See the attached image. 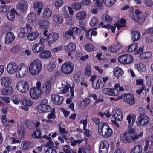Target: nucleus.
Here are the masks:
<instances>
[{
    "label": "nucleus",
    "mask_w": 153,
    "mask_h": 153,
    "mask_svg": "<svg viewBox=\"0 0 153 153\" xmlns=\"http://www.w3.org/2000/svg\"><path fill=\"white\" fill-rule=\"evenodd\" d=\"M135 115H127L126 119L129 125L128 130L123 133L120 136V140L124 143H130L137 141L138 139L142 137L143 132H140L137 134L134 128H131L135 120Z\"/></svg>",
    "instance_id": "f257e3e1"
},
{
    "label": "nucleus",
    "mask_w": 153,
    "mask_h": 153,
    "mask_svg": "<svg viewBox=\"0 0 153 153\" xmlns=\"http://www.w3.org/2000/svg\"><path fill=\"white\" fill-rule=\"evenodd\" d=\"M98 130L99 134L105 138L109 137L112 134V129L108 123L104 122L100 123L98 125Z\"/></svg>",
    "instance_id": "f03ea898"
},
{
    "label": "nucleus",
    "mask_w": 153,
    "mask_h": 153,
    "mask_svg": "<svg viewBox=\"0 0 153 153\" xmlns=\"http://www.w3.org/2000/svg\"><path fill=\"white\" fill-rule=\"evenodd\" d=\"M42 68V65L40 61L38 59L34 60L29 67L30 72L33 75H37L40 72Z\"/></svg>",
    "instance_id": "7ed1b4c3"
},
{
    "label": "nucleus",
    "mask_w": 153,
    "mask_h": 153,
    "mask_svg": "<svg viewBox=\"0 0 153 153\" xmlns=\"http://www.w3.org/2000/svg\"><path fill=\"white\" fill-rule=\"evenodd\" d=\"M41 83L38 81L36 83V86L31 88L30 91V95L31 98L33 99L37 100L41 97L42 91L40 89Z\"/></svg>",
    "instance_id": "20e7f679"
},
{
    "label": "nucleus",
    "mask_w": 153,
    "mask_h": 153,
    "mask_svg": "<svg viewBox=\"0 0 153 153\" xmlns=\"http://www.w3.org/2000/svg\"><path fill=\"white\" fill-rule=\"evenodd\" d=\"M28 71V67L24 64H20L17 67L16 74L18 77L22 78L25 76Z\"/></svg>",
    "instance_id": "39448f33"
},
{
    "label": "nucleus",
    "mask_w": 153,
    "mask_h": 153,
    "mask_svg": "<svg viewBox=\"0 0 153 153\" xmlns=\"http://www.w3.org/2000/svg\"><path fill=\"white\" fill-rule=\"evenodd\" d=\"M16 88L19 92L25 93L28 90L29 86L28 83L26 81L21 80L19 81L17 83Z\"/></svg>",
    "instance_id": "423d86ee"
},
{
    "label": "nucleus",
    "mask_w": 153,
    "mask_h": 153,
    "mask_svg": "<svg viewBox=\"0 0 153 153\" xmlns=\"http://www.w3.org/2000/svg\"><path fill=\"white\" fill-rule=\"evenodd\" d=\"M74 64L70 62L63 64L62 66L61 70L63 73L68 74L71 73L74 69Z\"/></svg>",
    "instance_id": "0eeeda50"
},
{
    "label": "nucleus",
    "mask_w": 153,
    "mask_h": 153,
    "mask_svg": "<svg viewBox=\"0 0 153 153\" xmlns=\"http://www.w3.org/2000/svg\"><path fill=\"white\" fill-rule=\"evenodd\" d=\"M135 12L136 15L135 17L133 16L134 19L137 20L139 24H142L145 20L146 14L145 13H142L138 9L136 10Z\"/></svg>",
    "instance_id": "6e6552de"
},
{
    "label": "nucleus",
    "mask_w": 153,
    "mask_h": 153,
    "mask_svg": "<svg viewBox=\"0 0 153 153\" xmlns=\"http://www.w3.org/2000/svg\"><path fill=\"white\" fill-rule=\"evenodd\" d=\"M133 59L132 56L129 54H124L120 56L119 61L123 64H129L133 61Z\"/></svg>",
    "instance_id": "1a4fd4ad"
},
{
    "label": "nucleus",
    "mask_w": 153,
    "mask_h": 153,
    "mask_svg": "<svg viewBox=\"0 0 153 153\" xmlns=\"http://www.w3.org/2000/svg\"><path fill=\"white\" fill-rule=\"evenodd\" d=\"M59 34L56 33H51L48 35L46 39L48 45L50 46L53 43L59 38Z\"/></svg>",
    "instance_id": "9d476101"
},
{
    "label": "nucleus",
    "mask_w": 153,
    "mask_h": 153,
    "mask_svg": "<svg viewBox=\"0 0 153 153\" xmlns=\"http://www.w3.org/2000/svg\"><path fill=\"white\" fill-rule=\"evenodd\" d=\"M149 118L147 115H140L137 118V125L140 126H143L148 123Z\"/></svg>",
    "instance_id": "9b49d317"
},
{
    "label": "nucleus",
    "mask_w": 153,
    "mask_h": 153,
    "mask_svg": "<svg viewBox=\"0 0 153 153\" xmlns=\"http://www.w3.org/2000/svg\"><path fill=\"white\" fill-rule=\"evenodd\" d=\"M28 7V3L27 1H22L18 3L16 5V9L21 12H26Z\"/></svg>",
    "instance_id": "f8f14e48"
},
{
    "label": "nucleus",
    "mask_w": 153,
    "mask_h": 153,
    "mask_svg": "<svg viewBox=\"0 0 153 153\" xmlns=\"http://www.w3.org/2000/svg\"><path fill=\"white\" fill-rule=\"evenodd\" d=\"M123 100L126 103L130 105L134 104L135 102V100L134 96L133 94H124Z\"/></svg>",
    "instance_id": "ddd939ff"
},
{
    "label": "nucleus",
    "mask_w": 153,
    "mask_h": 153,
    "mask_svg": "<svg viewBox=\"0 0 153 153\" xmlns=\"http://www.w3.org/2000/svg\"><path fill=\"white\" fill-rule=\"evenodd\" d=\"M53 142L47 143L45 146V153H57L56 150L53 148Z\"/></svg>",
    "instance_id": "4468645a"
},
{
    "label": "nucleus",
    "mask_w": 153,
    "mask_h": 153,
    "mask_svg": "<svg viewBox=\"0 0 153 153\" xmlns=\"http://www.w3.org/2000/svg\"><path fill=\"white\" fill-rule=\"evenodd\" d=\"M51 98L53 103L55 105H60L63 100V97L55 94L52 95Z\"/></svg>",
    "instance_id": "2eb2a0df"
},
{
    "label": "nucleus",
    "mask_w": 153,
    "mask_h": 153,
    "mask_svg": "<svg viewBox=\"0 0 153 153\" xmlns=\"http://www.w3.org/2000/svg\"><path fill=\"white\" fill-rule=\"evenodd\" d=\"M51 88V82L50 80H47L42 85V91L46 94H49Z\"/></svg>",
    "instance_id": "dca6fc26"
},
{
    "label": "nucleus",
    "mask_w": 153,
    "mask_h": 153,
    "mask_svg": "<svg viewBox=\"0 0 153 153\" xmlns=\"http://www.w3.org/2000/svg\"><path fill=\"white\" fill-rule=\"evenodd\" d=\"M109 145L106 141L102 142L100 144V153H107Z\"/></svg>",
    "instance_id": "f3484780"
},
{
    "label": "nucleus",
    "mask_w": 153,
    "mask_h": 153,
    "mask_svg": "<svg viewBox=\"0 0 153 153\" xmlns=\"http://www.w3.org/2000/svg\"><path fill=\"white\" fill-rule=\"evenodd\" d=\"M12 79L11 77L9 76H5L2 77L1 79V85L4 86H7L11 84Z\"/></svg>",
    "instance_id": "a211bd4d"
},
{
    "label": "nucleus",
    "mask_w": 153,
    "mask_h": 153,
    "mask_svg": "<svg viewBox=\"0 0 153 153\" xmlns=\"http://www.w3.org/2000/svg\"><path fill=\"white\" fill-rule=\"evenodd\" d=\"M44 47L43 44L37 43L33 46L32 50L34 53H37L43 51L44 49Z\"/></svg>",
    "instance_id": "6ab92c4d"
},
{
    "label": "nucleus",
    "mask_w": 153,
    "mask_h": 153,
    "mask_svg": "<svg viewBox=\"0 0 153 153\" xmlns=\"http://www.w3.org/2000/svg\"><path fill=\"white\" fill-rule=\"evenodd\" d=\"M17 67L16 64L14 62L9 63L7 67V71L10 74H13L17 71Z\"/></svg>",
    "instance_id": "aec40b11"
},
{
    "label": "nucleus",
    "mask_w": 153,
    "mask_h": 153,
    "mask_svg": "<svg viewBox=\"0 0 153 153\" xmlns=\"http://www.w3.org/2000/svg\"><path fill=\"white\" fill-rule=\"evenodd\" d=\"M15 37L13 33L11 32H8L5 36V42L6 44H9L13 41Z\"/></svg>",
    "instance_id": "412c9836"
},
{
    "label": "nucleus",
    "mask_w": 153,
    "mask_h": 153,
    "mask_svg": "<svg viewBox=\"0 0 153 153\" xmlns=\"http://www.w3.org/2000/svg\"><path fill=\"white\" fill-rule=\"evenodd\" d=\"M80 123L83 124V129L85 131V134L88 137H89L91 136V132H90L89 130L88 129H86L87 124V120H82L80 121Z\"/></svg>",
    "instance_id": "4be33fe9"
},
{
    "label": "nucleus",
    "mask_w": 153,
    "mask_h": 153,
    "mask_svg": "<svg viewBox=\"0 0 153 153\" xmlns=\"http://www.w3.org/2000/svg\"><path fill=\"white\" fill-rule=\"evenodd\" d=\"M121 48V45L119 42H118L114 47L112 46H111L108 47V50L110 52L115 53L120 50Z\"/></svg>",
    "instance_id": "5701e85b"
},
{
    "label": "nucleus",
    "mask_w": 153,
    "mask_h": 153,
    "mask_svg": "<svg viewBox=\"0 0 153 153\" xmlns=\"http://www.w3.org/2000/svg\"><path fill=\"white\" fill-rule=\"evenodd\" d=\"M114 76L117 77V79H118L120 77L122 76L123 74V72L120 68L117 67L114 68Z\"/></svg>",
    "instance_id": "b1692460"
},
{
    "label": "nucleus",
    "mask_w": 153,
    "mask_h": 153,
    "mask_svg": "<svg viewBox=\"0 0 153 153\" xmlns=\"http://www.w3.org/2000/svg\"><path fill=\"white\" fill-rule=\"evenodd\" d=\"M76 49V46L74 43H70L65 46L64 49L66 51L72 52L74 51Z\"/></svg>",
    "instance_id": "393cba45"
},
{
    "label": "nucleus",
    "mask_w": 153,
    "mask_h": 153,
    "mask_svg": "<svg viewBox=\"0 0 153 153\" xmlns=\"http://www.w3.org/2000/svg\"><path fill=\"white\" fill-rule=\"evenodd\" d=\"M15 13L18 15L17 12L14 9H12L11 12H8L7 13V17L9 20L12 21L15 17Z\"/></svg>",
    "instance_id": "a878e982"
},
{
    "label": "nucleus",
    "mask_w": 153,
    "mask_h": 153,
    "mask_svg": "<svg viewBox=\"0 0 153 153\" xmlns=\"http://www.w3.org/2000/svg\"><path fill=\"white\" fill-rule=\"evenodd\" d=\"M40 57L42 59H48L51 56V52L48 51H44L39 53Z\"/></svg>",
    "instance_id": "bb28decb"
},
{
    "label": "nucleus",
    "mask_w": 153,
    "mask_h": 153,
    "mask_svg": "<svg viewBox=\"0 0 153 153\" xmlns=\"http://www.w3.org/2000/svg\"><path fill=\"white\" fill-rule=\"evenodd\" d=\"M53 21L57 24H62L63 22V19L62 17L58 15H54L53 17Z\"/></svg>",
    "instance_id": "cd10ccee"
},
{
    "label": "nucleus",
    "mask_w": 153,
    "mask_h": 153,
    "mask_svg": "<svg viewBox=\"0 0 153 153\" xmlns=\"http://www.w3.org/2000/svg\"><path fill=\"white\" fill-rule=\"evenodd\" d=\"M131 35L133 42L137 41L140 37V33L136 31H132Z\"/></svg>",
    "instance_id": "c85d7f7f"
},
{
    "label": "nucleus",
    "mask_w": 153,
    "mask_h": 153,
    "mask_svg": "<svg viewBox=\"0 0 153 153\" xmlns=\"http://www.w3.org/2000/svg\"><path fill=\"white\" fill-rule=\"evenodd\" d=\"M21 102L23 105L26 106H30L33 103V102L30 98H23L21 100Z\"/></svg>",
    "instance_id": "c756f323"
},
{
    "label": "nucleus",
    "mask_w": 153,
    "mask_h": 153,
    "mask_svg": "<svg viewBox=\"0 0 153 153\" xmlns=\"http://www.w3.org/2000/svg\"><path fill=\"white\" fill-rule=\"evenodd\" d=\"M86 15L85 12L82 11L77 13L76 18L79 20H84L85 19Z\"/></svg>",
    "instance_id": "7c9ffc66"
},
{
    "label": "nucleus",
    "mask_w": 153,
    "mask_h": 153,
    "mask_svg": "<svg viewBox=\"0 0 153 153\" xmlns=\"http://www.w3.org/2000/svg\"><path fill=\"white\" fill-rule=\"evenodd\" d=\"M32 28L29 25L27 24L26 26L24 27L20 28V31L23 32L26 35L29 33L31 31Z\"/></svg>",
    "instance_id": "2f4dec72"
},
{
    "label": "nucleus",
    "mask_w": 153,
    "mask_h": 153,
    "mask_svg": "<svg viewBox=\"0 0 153 153\" xmlns=\"http://www.w3.org/2000/svg\"><path fill=\"white\" fill-rule=\"evenodd\" d=\"M39 35V33L37 32L29 34L27 36V39L31 41L34 40L37 38Z\"/></svg>",
    "instance_id": "473e14b6"
},
{
    "label": "nucleus",
    "mask_w": 153,
    "mask_h": 153,
    "mask_svg": "<svg viewBox=\"0 0 153 153\" xmlns=\"http://www.w3.org/2000/svg\"><path fill=\"white\" fill-rule=\"evenodd\" d=\"M13 88L11 86H8L2 90L3 94L5 95L11 94L13 92Z\"/></svg>",
    "instance_id": "72a5a7b5"
},
{
    "label": "nucleus",
    "mask_w": 153,
    "mask_h": 153,
    "mask_svg": "<svg viewBox=\"0 0 153 153\" xmlns=\"http://www.w3.org/2000/svg\"><path fill=\"white\" fill-rule=\"evenodd\" d=\"M39 25L40 28L42 29H46L49 27V23L47 20H41Z\"/></svg>",
    "instance_id": "f704fd0d"
},
{
    "label": "nucleus",
    "mask_w": 153,
    "mask_h": 153,
    "mask_svg": "<svg viewBox=\"0 0 153 153\" xmlns=\"http://www.w3.org/2000/svg\"><path fill=\"white\" fill-rule=\"evenodd\" d=\"M142 148L140 145H137L132 149L130 153H142Z\"/></svg>",
    "instance_id": "c9c22d12"
},
{
    "label": "nucleus",
    "mask_w": 153,
    "mask_h": 153,
    "mask_svg": "<svg viewBox=\"0 0 153 153\" xmlns=\"http://www.w3.org/2000/svg\"><path fill=\"white\" fill-rule=\"evenodd\" d=\"M94 1H96L95 3L96 8L98 10H100L103 9L102 4L104 0H93Z\"/></svg>",
    "instance_id": "e433bc0d"
},
{
    "label": "nucleus",
    "mask_w": 153,
    "mask_h": 153,
    "mask_svg": "<svg viewBox=\"0 0 153 153\" xmlns=\"http://www.w3.org/2000/svg\"><path fill=\"white\" fill-rule=\"evenodd\" d=\"M138 46V44L137 43H133L127 47V51L129 52L133 51H135L136 52Z\"/></svg>",
    "instance_id": "4c0bfd02"
},
{
    "label": "nucleus",
    "mask_w": 153,
    "mask_h": 153,
    "mask_svg": "<svg viewBox=\"0 0 153 153\" xmlns=\"http://www.w3.org/2000/svg\"><path fill=\"white\" fill-rule=\"evenodd\" d=\"M92 86L94 88L96 89H98L102 88L104 87V85L101 80H98L97 82L94 84V83H92Z\"/></svg>",
    "instance_id": "58836bf2"
},
{
    "label": "nucleus",
    "mask_w": 153,
    "mask_h": 153,
    "mask_svg": "<svg viewBox=\"0 0 153 153\" xmlns=\"http://www.w3.org/2000/svg\"><path fill=\"white\" fill-rule=\"evenodd\" d=\"M62 86H64L63 87V89L62 90V93L63 94H65L68 91L69 89L71 87V86L68 82H65L64 83H62Z\"/></svg>",
    "instance_id": "ea45409f"
},
{
    "label": "nucleus",
    "mask_w": 153,
    "mask_h": 153,
    "mask_svg": "<svg viewBox=\"0 0 153 153\" xmlns=\"http://www.w3.org/2000/svg\"><path fill=\"white\" fill-rule=\"evenodd\" d=\"M126 24V20L123 19H121L120 22H117L115 24V25L118 29H120L122 27L125 26Z\"/></svg>",
    "instance_id": "a19ab883"
},
{
    "label": "nucleus",
    "mask_w": 153,
    "mask_h": 153,
    "mask_svg": "<svg viewBox=\"0 0 153 153\" xmlns=\"http://www.w3.org/2000/svg\"><path fill=\"white\" fill-rule=\"evenodd\" d=\"M152 55V54L150 52H143L140 54V57L142 59H147L150 58Z\"/></svg>",
    "instance_id": "79ce46f5"
},
{
    "label": "nucleus",
    "mask_w": 153,
    "mask_h": 153,
    "mask_svg": "<svg viewBox=\"0 0 153 153\" xmlns=\"http://www.w3.org/2000/svg\"><path fill=\"white\" fill-rule=\"evenodd\" d=\"M51 10L49 8H46L43 11V16L45 18H48L51 16Z\"/></svg>",
    "instance_id": "37998d69"
},
{
    "label": "nucleus",
    "mask_w": 153,
    "mask_h": 153,
    "mask_svg": "<svg viewBox=\"0 0 153 153\" xmlns=\"http://www.w3.org/2000/svg\"><path fill=\"white\" fill-rule=\"evenodd\" d=\"M56 67L55 63L53 62H51L48 64L47 69L49 72L53 71Z\"/></svg>",
    "instance_id": "c03bdc74"
},
{
    "label": "nucleus",
    "mask_w": 153,
    "mask_h": 153,
    "mask_svg": "<svg viewBox=\"0 0 153 153\" xmlns=\"http://www.w3.org/2000/svg\"><path fill=\"white\" fill-rule=\"evenodd\" d=\"M32 136L36 139L41 138L42 137V133L40 131L36 130L33 133Z\"/></svg>",
    "instance_id": "a18cd8bd"
},
{
    "label": "nucleus",
    "mask_w": 153,
    "mask_h": 153,
    "mask_svg": "<svg viewBox=\"0 0 153 153\" xmlns=\"http://www.w3.org/2000/svg\"><path fill=\"white\" fill-rule=\"evenodd\" d=\"M99 22L98 19L96 17H93L91 19L90 24L91 27H94L97 25Z\"/></svg>",
    "instance_id": "49530a36"
},
{
    "label": "nucleus",
    "mask_w": 153,
    "mask_h": 153,
    "mask_svg": "<svg viewBox=\"0 0 153 153\" xmlns=\"http://www.w3.org/2000/svg\"><path fill=\"white\" fill-rule=\"evenodd\" d=\"M73 34L75 35H79L81 34L82 32L81 30L76 27H71Z\"/></svg>",
    "instance_id": "de8ad7c7"
},
{
    "label": "nucleus",
    "mask_w": 153,
    "mask_h": 153,
    "mask_svg": "<svg viewBox=\"0 0 153 153\" xmlns=\"http://www.w3.org/2000/svg\"><path fill=\"white\" fill-rule=\"evenodd\" d=\"M86 50L89 52H91L94 50V45L91 44H88L85 46Z\"/></svg>",
    "instance_id": "09e8293b"
},
{
    "label": "nucleus",
    "mask_w": 153,
    "mask_h": 153,
    "mask_svg": "<svg viewBox=\"0 0 153 153\" xmlns=\"http://www.w3.org/2000/svg\"><path fill=\"white\" fill-rule=\"evenodd\" d=\"M36 15L35 13H29L27 16V18L29 20H31L32 22L35 21L36 19Z\"/></svg>",
    "instance_id": "8fccbe9b"
},
{
    "label": "nucleus",
    "mask_w": 153,
    "mask_h": 153,
    "mask_svg": "<svg viewBox=\"0 0 153 153\" xmlns=\"http://www.w3.org/2000/svg\"><path fill=\"white\" fill-rule=\"evenodd\" d=\"M31 143L29 142H23L22 143V148L24 150L28 149L30 147V145Z\"/></svg>",
    "instance_id": "3c124183"
},
{
    "label": "nucleus",
    "mask_w": 153,
    "mask_h": 153,
    "mask_svg": "<svg viewBox=\"0 0 153 153\" xmlns=\"http://www.w3.org/2000/svg\"><path fill=\"white\" fill-rule=\"evenodd\" d=\"M137 69L138 71H144L145 70V68L144 65L142 63H140L136 65Z\"/></svg>",
    "instance_id": "603ef678"
},
{
    "label": "nucleus",
    "mask_w": 153,
    "mask_h": 153,
    "mask_svg": "<svg viewBox=\"0 0 153 153\" xmlns=\"http://www.w3.org/2000/svg\"><path fill=\"white\" fill-rule=\"evenodd\" d=\"M117 0H105L104 4L108 7H110L114 4Z\"/></svg>",
    "instance_id": "864d4df0"
},
{
    "label": "nucleus",
    "mask_w": 153,
    "mask_h": 153,
    "mask_svg": "<svg viewBox=\"0 0 153 153\" xmlns=\"http://www.w3.org/2000/svg\"><path fill=\"white\" fill-rule=\"evenodd\" d=\"M55 117V115H48L47 119L48 120L46 119H43L42 120V121H46L47 123H51L52 122V121L49 120L51 119H54Z\"/></svg>",
    "instance_id": "5fc2aeb1"
},
{
    "label": "nucleus",
    "mask_w": 153,
    "mask_h": 153,
    "mask_svg": "<svg viewBox=\"0 0 153 153\" xmlns=\"http://www.w3.org/2000/svg\"><path fill=\"white\" fill-rule=\"evenodd\" d=\"M72 7L74 9L76 10H79L81 9L82 7V5L81 3L76 2L74 3L72 6Z\"/></svg>",
    "instance_id": "6e6d98bb"
},
{
    "label": "nucleus",
    "mask_w": 153,
    "mask_h": 153,
    "mask_svg": "<svg viewBox=\"0 0 153 153\" xmlns=\"http://www.w3.org/2000/svg\"><path fill=\"white\" fill-rule=\"evenodd\" d=\"M80 72H77L74 74V78L75 81L77 83L80 81Z\"/></svg>",
    "instance_id": "4d7b16f0"
},
{
    "label": "nucleus",
    "mask_w": 153,
    "mask_h": 153,
    "mask_svg": "<svg viewBox=\"0 0 153 153\" xmlns=\"http://www.w3.org/2000/svg\"><path fill=\"white\" fill-rule=\"evenodd\" d=\"M9 7L8 5L2 6L0 7V12L4 13L6 12L9 10Z\"/></svg>",
    "instance_id": "13d9d810"
},
{
    "label": "nucleus",
    "mask_w": 153,
    "mask_h": 153,
    "mask_svg": "<svg viewBox=\"0 0 153 153\" xmlns=\"http://www.w3.org/2000/svg\"><path fill=\"white\" fill-rule=\"evenodd\" d=\"M18 130L20 134L19 136L22 137L24 133V128L22 125H20L18 127Z\"/></svg>",
    "instance_id": "bf43d9fd"
},
{
    "label": "nucleus",
    "mask_w": 153,
    "mask_h": 153,
    "mask_svg": "<svg viewBox=\"0 0 153 153\" xmlns=\"http://www.w3.org/2000/svg\"><path fill=\"white\" fill-rule=\"evenodd\" d=\"M63 0H56L55 5L56 8L58 9L63 4Z\"/></svg>",
    "instance_id": "052dcab7"
},
{
    "label": "nucleus",
    "mask_w": 153,
    "mask_h": 153,
    "mask_svg": "<svg viewBox=\"0 0 153 153\" xmlns=\"http://www.w3.org/2000/svg\"><path fill=\"white\" fill-rule=\"evenodd\" d=\"M144 3L145 5L149 7H152L153 6V2L152 0H144Z\"/></svg>",
    "instance_id": "680f3d73"
},
{
    "label": "nucleus",
    "mask_w": 153,
    "mask_h": 153,
    "mask_svg": "<svg viewBox=\"0 0 153 153\" xmlns=\"http://www.w3.org/2000/svg\"><path fill=\"white\" fill-rule=\"evenodd\" d=\"M59 131L60 133L62 134H68L67 131H66L65 128H62L61 126V124H59L58 126Z\"/></svg>",
    "instance_id": "e2e57ef3"
},
{
    "label": "nucleus",
    "mask_w": 153,
    "mask_h": 153,
    "mask_svg": "<svg viewBox=\"0 0 153 153\" xmlns=\"http://www.w3.org/2000/svg\"><path fill=\"white\" fill-rule=\"evenodd\" d=\"M103 20L109 23H110L112 20L111 18L107 14H105L104 15Z\"/></svg>",
    "instance_id": "0e129e2a"
},
{
    "label": "nucleus",
    "mask_w": 153,
    "mask_h": 153,
    "mask_svg": "<svg viewBox=\"0 0 153 153\" xmlns=\"http://www.w3.org/2000/svg\"><path fill=\"white\" fill-rule=\"evenodd\" d=\"M150 147L149 142L148 140H145V143L143 148V150L145 152H147Z\"/></svg>",
    "instance_id": "69168bd1"
},
{
    "label": "nucleus",
    "mask_w": 153,
    "mask_h": 153,
    "mask_svg": "<svg viewBox=\"0 0 153 153\" xmlns=\"http://www.w3.org/2000/svg\"><path fill=\"white\" fill-rule=\"evenodd\" d=\"M45 105H39L36 108L37 111L40 113L44 112Z\"/></svg>",
    "instance_id": "338daca9"
},
{
    "label": "nucleus",
    "mask_w": 153,
    "mask_h": 153,
    "mask_svg": "<svg viewBox=\"0 0 153 153\" xmlns=\"http://www.w3.org/2000/svg\"><path fill=\"white\" fill-rule=\"evenodd\" d=\"M33 7L34 8H43V3L41 2H36L34 5Z\"/></svg>",
    "instance_id": "774afa93"
}]
</instances>
